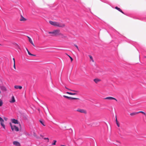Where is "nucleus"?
I'll list each match as a JSON object with an SVG mask.
<instances>
[{
	"label": "nucleus",
	"instance_id": "nucleus-1",
	"mask_svg": "<svg viewBox=\"0 0 146 146\" xmlns=\"http://www.w3.org/2000/svg\"><path fill=\"white\" fill-rule=\"evenodd\" d=\"M49 23L51 25L55 27L63 28L65 26L64 24L62 22H58L56 21H49Z\"/></svg>",
	"mask_w": 146,
	"mask_h": 146
},
{
	"label": "nucleus",
	"instance_id": "nucleus-2",
	"mask_svg": "<svg viewBox=\"0 0 146 146\" xmlns=\"http://www.w3.org/2000/svg\"><path fill=\"white\" fill-rule=\"evenodd\" d=\"M60 31L59 30H54L52 32H49L48 33L52 34V36H56L59 35Z\"/></svg>",
	"mask_w": 146,
	"mask_h": 146
},
{
	"label": "nucleus",
	"instance_id": "nucleus-3",
	"mask_svg": "<svg viewBox=\"0 0 146 146\" xmlns=\"http://www.w3.org/2000/svg\"><path fill=\"white\" fill-rule=\"evenodd\" d=\"M10 124L11 127V129L12 131H13L14 130H15L16 131H19V128L16 126L15 125H13L11 123H10Z\"/></svg>",
	"mask_w": 146,
	"mask_h": 146
},
{
	"label": "nucleus",
	"instance_id": "nucleus-4",
	"mask_svg": "<svg viewBox=\"0 0 146 146\" xmlns=\"http://www.w3.org/2000/svg\"><path fill=\"white\" fill-rule=\"evenodd\" d=\"M104 99L105 100H115L116 101H117V100L115 98L111 97H108L106 98H104Z\"/></svg>",
	"mask_w": 146,
	"mask_h": 146
},
{
	"label": "nucleus",
	"instance_id": "nucleus-5",
	"mask_svg": "<svg viewBox=\"0 0 146 146\" xmlns=\"http://www.w3.org/2000/svg\"><path fill=\"white\" fill-rule=\"evenodd\" d=\"M11 121L12 122L15 124H18L19 122L17 120L15 119H11Z\"/></svg>",
	"mask_w": 146,
	"mask_h": 146
},
{
	"label": "nucleus",
	"instance_id": "nucleus-6",
	"mask_svg": "<svg viewBox=\"0 0 146 146\" xmlns=\"http://www.w3.org/2000/svg\"><path fill=\"white\" fill-rule=\"evenodd\" d=\"M13 145L16 146H20V143L17 141H14L13 142Z\"/></svg>",
	"mask_w": 146,
	"mask_h": 146
},
{
	"label": "nucleus",
	"instance_id": "nucleus-7",
	"mask_svg": "<svg viewBox=\"0 0 146 146\" xmlns=\"http://www.w3.org/2000/svg\"><path fill=\"white\" fill-rule=\"evenodd\" d=\"M1 89L4 91H7V89L6 88L3 86H2L0 87Z\"/></svg>",
	"mask_w": 146,
	"mask_h": 146
},
{
	"label": "nucleus",
	"instance_id": "nucleus-8",
	"mask_svg": "<svg viewBox=\"0 0 146 146\" xmlns=\"http://www.w3.org/2000/svg\"><path fill=\"white\" fill-rule=\"evenodd\" d=\"M59 35H60L61 36V38H67V37L66 35H64L63 34L59 32Z\"/></svg>",
	"mask_w": 146,
	"mask_h": 146
},
{
	"label": "nucleus",
	"instance_id": "nucleus-9",
	"mask_svg": "<svg viewBox=\"0 0 146 146\" xmlns=\"http://www.w3.org/2000/svg\"><path fill=\"white\" fill-rule=\"evenodd\" d=\"M94 81L97 84L98 82H100L101 81V80L100 79L96 78L94 79Z\"/></svg>",
	"mask_w": 146,
	"mask_h": 146
},
{
	"label": "nucleus",
	"instance_id": "nucleus-10",
	"mask_svg": "<svg viewBox=\"0 0 146 146\" xmlns=\"http://www.w3.org/2000/svg\"><path fill=\"white\" fill-rule=\"evenodd\" d=\"M20 20L21 21H25L27 20V19L24 18L22 15H21Z\"/></svg>",
	"mask_w": 146,
	"mask_h": 146
},
{
	"label": "nucleus",
	"instance_id": "nucleus-11",
	"mask_svg": "<svg viewBox=\"0 0 146 146\" xmlns=\"http://www.w3.org/2000/svg\"><path fill=\"white\" fill-rule=\"evenodd\" d=\"M9 102H10L12 103H14L15 102V100L14 96H12L11 99Z\"/></svg>",
	"mask_w": 146,
	"mask_h": 146
},
{
	"label": "nucleus",
	"instance_id": "nucleus-12",
	"mask_svg": "<svg viewBox=\"0 0 146 146\" xmlns=\"http://www.w3.org/2000/svg\"><path fill=\"white\" fill-rule=\"evenodd\" d=\"M28 38L29 39V42L31 44L33 45V46H35V45L33 44L32 40L31 39L29 36H27Z\"/></svg>",
	"mask_w": 146,
	"mask_h": 146
},
{
	"label": "nucleus",
	"instance_id": "nucleus-13",
	"mask_svg": "<svg viewBox=\"0 0 146 146\" xmlns=\"http://www.w3.org/2000/svg\"><path fill=\"white\" fill-rule=\"evenodd\" d=\"M14 88L16 89H21L22 88V87L21 86H19L17 85H16L14 86Z\"/></svg>",
	"mask_w": 146,
	"mask_h": 146
},
{
	"label": "nucleus",
	"instance_id": "nucleus-14",
	"mask_svg": "<svg viewBox=\"0 0 146 146\" xmlns=\"http://www.w3.org/2000/svg\"><path fill=\"white\" fill-rule=\"evenodd\" d=\"M138 114L137 112H134L130 114V115L131 116H133Z\"/></svg>",
	"mask_w": 146,
	"mask_h": 146
},
{
	"label": "nucleus",
	"instance_id": "nucleus-15",
	"mask_svg": "<svg viewBox=\"0 0 146 146\" xmlns=\"http://www.w3.org/2000/svg\"><path fill=\"white\" fill-rule=\"evenodd\" d=\"M1 125L4 129H5V126L4 124V122H0Z\"/></svg>",
	"mask_w": 146,
	"mask_h": 146
},
{
	"label": "nucleus",
	"instance_id": "nucleus-16",
	"mask_svg": "<svg viewBox=\"0 0 146 146\" xmlns=\"http://www.w3.org/2000/svg\"><path fill=\"white\" fill-rule=\"evenodd\" d=\"M26 49L28 52V54H29V55H31V56H35L36 55H34V54H31L29 52V51L28 50L27 48H26Z\"/></svg>",
	"mask_w": 146,
	"mask_h": 146
},
{
	"label": "nucleus",
	"instance_id": "nucleus-17",
	"mask_svg": "<svg viewBox=\"0 0 146 146\" xmlns=\"http://www.w3.org/2000/svg\"><path fill=\"white\" fill-rule=\"evenodd\" d=\"M115 121H116V123L118 127H119L120 125H119V123H118V122L116 117Z\"/></svg>",
	"mask_w": 146,
	"mask_h": 146
},
{
	"label": "nucleus",
	"instance_id": "nucleus-18",
	"mask_svg": "<svg viewBox=\"0 0 146 146\" xmlns=\"http://www.w3.org/2000/svg\"><path fill=\"white\" fill-rule=\"evenodd\" d=\"M40 122L44 126H45V125L44 124V121H43L42 120H40Z\"/></svg>",
	"mask_w": 146,
	"mask_h": 146
},
{
	"label": "nucleus",
	"instance_id": "nucleus-19",
	"mask_svg": "<svg viewBox=\"0 0 146 146\" xmlns=\"http://www.w3.org/2000/svg\"><path fill=\"white\" fill-rule=\"evenodd\" d=\"M66 93L67 94H69L71 95H74L76 94L75 93H72L69 92H67Z\"/></svg>",
	"mask_w": 146,
	"mask_h": 146
},
{
	"label": "nucleus",
	"instance_id": "nucleus-20",
	"mask_svg": "<svg viewBox=\"0 0 146 146\" xmlns=\"http://www.w3.org/2000/svg\"><path fill=\"white\" fill-rule=\"evenodd\" d=\"M137 113H141L142 114H144L145 116H146V113L145 112H143V111H139V112H137Z\"/></svg>",
	"mask_w": 146,
	"mask_h": 146
},
{
	"label": "nucleus",
	"instance_id": "nucleus-21",
	"mask_svg": "<svg viewBox=\"0 0 146 146\" xmlns=\"http://www.w3.org/2000/svg\"><path fill=\"white\" fill-rule=\"evenodd\" d=\"M89 57H90V59H91V60L92 62H94V60L93 59L92 57L91 56V55H89Z\"/></svg>",
	"mask_w": 146,
	"mask_h": 146
},
{
	"label": "nucleus",
	"instance_id": "nucleus-22",
	"mask_svg": "<svg viewBox=\"0 0 146 146\" xmlns=\"http://www.w3.org/2000/svg\"><path fill=\"white\" fill-rule=\"evenodd\" d=\"M77 111L81 113H82V109H78L77 110Z\"/></svg>",
	"mask_w": 146,
	"mask_h": 146
},
{
	"label": "nucleus",
	"instance_id": "nucleus-23",
	"mask_svg": "<svg viewBox=\"0 0 146 146\" xmlns=\"http://www.w3.org/2000/svg\"><path fill=\"white\" fill-rule=\"evenodd\" d=\"M3 101L2 100L0 99V106H1L3 105Z\"/></svg>",
	"mask_w": 146,
	"mask_h": 146
},
{
	"label": "nucleus",
	"instance_id": "nucleus-24",
	"mask_svg": "<svg viewBox=\"0 0 146 146\" xmlns=\"http://www.w3.org/2000/svg\"><path fill=\"white\" fill-rule=\"evenodd\" d=\"M83 113H84L85 114H86L87 113V111L85 110H83Z\"/></svg>",
	"mask_w": 146,
	"mask_h": 146
},
{
	"label": "nucleus",
	"instance_id": "nucleus-25",
	"mask_svg": "<svg viewBox=\"0 0 146 146\" xmlns=\"http://www.w3.org/2000/svg\"><path fill=\"white\" fill-rule=\"evenodd\" d=\"M54 143H52V145H56V140H54L53 141Z\"/></svg>",
	"mask_w": 146,
	"mask_h": 146
},
{
	"label": "nucleus",
	"instance_id": "nucleus-26",
	"mask_svg": "<svg viewBox=\"0 0 146 146\" xmlns=\"http://www.w3.org/2000/svg\"><path fill=\"white\" fill-rule=\"evenodd\" d=\"M117 10H118L120 12H121L122 13H123V12L120 9V8H118V9H117Z\"/></svg>",
	"mask_w": 146,
	"mask_h": 146
},
{
	"label": "nucleus",
	"instance_id": "nucleus-27",
	"mask_svg": "<svg viewBox=\"0 0 146 146\" xmlns=\"http://www.w3.org/2000/svg\"><path fill=\"white\" fill-rule=\"evenodd\" d=\"M4 120L1 117H0V122H4Z\"/></svg>",
	"mask_w": 146,
	"mask_h": 146
},
{
	"label": "nucleus",
	"instance_id": "nucleus-28",
	"mask_svg": "<svg viewBox=\"0 0 146 146\" xmlns=\"http://www.w3.org/2000/svg\"><path fill=\"white\" fill-rule=\"evenodd\" d=\"M63 96L64 98H68H68H70V97H68V96H65V95H64V96Z\"/></svg>",
	"mask_w": 146,
	"mask_h": 146
},
{
	"label": "nucleus",
	"instance_id": "nucleus-29",
	"mask_svg": "<svg viewBox=\"0 0 146 146\" xmlns=\"http://www.w3.org/2000/svg\"><path fill=\"white\" fill-rule=\"evenodd\" d=\"M68 56H69V57L70 58L71 60V61L72 62L73 61V60L71 56H69L68 55Z\"/></svg>",
	"mask_w": 146,
	"mask_h": 146
},
{
	"label": "nucleus",
	"instance_id": "nucleus-30",
	"mask_svg": "<svg viewBox=\"0 0 146 146\" xmlns=\"http://www.w3.org/2000/svg\"><path fill=\"white\" fill-rule=\"evenodd\" d=\"M74 46H75V47H76L77 48V49H78V50H79V49H78V47L77 46V45H75V44H74Z\"/></svg>",
	"mask_w": 146,
	"mask_h": 146
},
{
	"label": "nucleus",
	"instance_id": "nucleus-31",
	"mask_svg": "<svg viewBox=\"0 0 146 146\" xmlns=\"http://www.w3.org/2000/svg\"><path fill=\"white\" fill-rule=\"evenodd\" d=\"M14 67L15 69H16L15 66V62L14 61Z\"/></svg>",
	"mask_w": 146,
	"mask_h": 146
},
{
	"label": "nucleus",
	"instance_id": "nucleus-32",
	"mask_svg": "<svg viewBox=\"0 0 146 146\" xmlns=\"http://www.w3.org/2000/svg\"><path fill=\"white\" fill-rule=\"evenodd\" d=\"M4 119L5 121H7L8 119L6 117H4Z\"/></svg>",
	"mask_w": 146,
	"mask_h": 146
},
{
	"label": "nucleus",
	"instance_id": "nucleus-33",
	"mask_svg": "<svg viewBox=\"0 0 146 146\" xmlns=\"http://www.w3.org/2000/svg\"><path fill=\"white\" fill-rule=\"evenodd\" d=\"M77 99V98H72V100H74Z\"/></svg>",
	"mask_w": 146,
	"mask_h": 146
},
{
	"label": "nucleus",
	"instance_id": "nucleus-34",
	"mask_svg": "<svg viewBox=\"0 0 146 146\" xmlns=\"http://www.w3.org/2000/svg\"><path fill=\"white\" fill-rule=\"evenodd\" d=\"M44 139H47L48 140V141L49 139H48V138H44Z\"/></svg>",
	"mask_w": 146,
	"mask_h": 146
},
{
	"label": "nucleus",
	"instance_id": "nucleus-35",
	"mask_svg": "<svg viewBox=\"0 0 146 146\" xmlns=\"http://www.w3.org/2000/svg\"><path fill=\"white\" fill-rule=\"evenodd\" d=\"M118 7H115V8L117 10L118 9Z\"/></svg>",
	"mask_w": 146,
	"mask_h": 146
},
{
	"label": "nucleus",
	"instance_id": "nucleus-36",
	"mask_svg": "<svg viewBox=\"0 0 146 146\" xmlns=\"http://www.w3.org/2000/svg\"><path fill=\"white\" fill-rule=\"evenodd\" d=\"M65 88L66 89H68V90H70V91H72V90H69V89L68 88H67L66 87H65Z\"/></svg>",
	"mask_w": 146,
	"mask_h": 146
},
{
	"label": "nucleus",
	"instance_id": "nucleus-37",
	"mask_svg": "<svg viewBox=\"0 0 146 146\" xmlns=\"http://www.w3.org/2000/svg\"><path fill=\"white\" fill-rule=\"evenodd\" d=\"M70 98H68V99H70V100H72V97H70Z\"/></svg>",
	"mask_w": 146,
	"mask_h": 146
},
{
	"label": "nucleus",
	"instance_id": "nucleus-38",
	"mask_svg": "<svg viewBox=\"0 0 146 146\" xmlns=\"http://www.w3.org/2000/svg\"><path fill=\"white\" fill-rule=\"evenodd\" d=\"M13 61H14H14H15V59L14 58H13Z\"/></svg>",
	"mask_w": 146,
	"mask_h": 146
},
{
	"label": "nucleus",
	"instance_id": "nucleus-39",
	"mask_svg": "<svg viewBox=\"0 0 146 146\" xmlns=\"http://www.w3.org/2000/svg\"><path fill=\"white\" fill-rule=\"evenodd\" d=\"M60 146H66L65 145H61Z\"/></svg>",
	"mask_w": 146,
	"mask_h": 146
},
{
	"label": "nucleus",
	"instance_id": "nucleus-40",
	"mask_svg": "<svg viewBox=\"0 0 146 146\" xmlns=\"http://www.w3.org/2000/svg\"><path fill=\"white\" fill-rule=\"evenodd\" d=\"M145 57L146 58V56H145Z\"/></svg>",
	"mask_w": 146,
	"mask_h": 146
}]
</instances>
